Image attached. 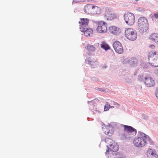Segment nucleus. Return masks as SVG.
<instances>
[{"label":"nucleus","instance_id":"nucleus-1","mask_svg":"<svg viewBox=\"0 0 158 158\" xmlns=\"http://www.w3.org/2000/svg\"><path fill=\"white\" fill-rule=\"evenodd\" d=\"M123 127L124 133L119 134V139L122 140H129L132 137V135H135L137 133L136 130L132 127L123 124L121 125Z\"/></svg>","mask_w":158,"mask_h":158},{"label":"nucleus","instance_id":"nucleus-2","mask_svg":"<svg viewBox=\"0 0 158 158\" xmlns=\"http://www.w3.org/2000/svg\"><path fill=\"white\" fill-rule=\"evenodd\" d=\"M150 138L145 134L141 132H138L136 137L133 140L134 145L138 148L144 147L147 144V140Z\"/></svg>","mask_w":158,"mask_h":158},{"label":"nucleus","instance_id":"nucleus-3","mask_svg":"<svg viewBox=\"0 0 158 158\" xmlns=\"http://www.w3.org/2000/svg\"><path fill=\"white\" fill-rule=\"evenodd\" d=\"M84 11L88 14L96 15L100 14L101 10L99 7L93 4H89L85 6Z\"/></svg>","mask_w":158,"mask_h":158},{"label":"nucleus","instance_id":"nucleus-4","mask_svg":"<svg viewBox=\"0 0 158 158\" xmlns=\"http://www.w3.org/2000/svg\"><path fill=\"white\" fill-rule=\"evenodd\" d=\"M125 35L128 40L131 41H134L137 38V35L135 30L128 28L126 29L125 31Z\"/></svg>","mask_w":158,"mask_h":158},{"label":"nucleus","instance_id":"nucleus-5","mask_svg":"<svg viewBox=\"0 0 158 158\" xmlns=\"http://www.w3.org/2000/svg\"><path fill=\"white\" fill-rule=\"evenodd\" d=\"M98 27L96 29L97 32L100 33H104L107 31V24L104 21L100 20L97 22Z\"/></svg>","mask_w":158,"mask_h":158},{"label":"nucleus","instance_id":"nucleus-6","mask_svg":"<svg viewBox=\"0 0 158 158\" xmlns=\"http://www.w3.org/2000/svg\"><path fill=\"white\" fill-rule=\"evenodd\" d=\"M149 60H151L150 63L155 67H158V54L156 52H152L150 53Z\"/></svg>","mask_w":158,"mask_h":158},{"label":"nucleus","instance_id":"nucleus-7","mask_svg":"<svg viewBox=\"0 0 158 158\" xmlns=\"http://www.w3.org/2000/svg\"><path fill=\"white\" fill-rule=\"evenodd\" d=\"M139 29L141 31H146L148 29V20H138Z\"/></svg>","mask_w":158,"mask_h":158},{"label":"nucleus","instance_id":"nucleus-8","mask_svg":"<svg viewBox=\"0 0 158 158\" xmlns=\"http://www.w3.org/2000/svg\"><path fill=\"white\" fill-rule=\"evenodd\" d=\"M113 48L115 51L118 53L121 54L123 52V49L120 43L116 41L114 42L113 44Z\"/></svg>","mask_w":158,"mask_h":158},{"label":"nucleus","instance_id":"nucleus-9","mask_svg":"<svg viewBox=\"0 0 158 158\" xmlns=\"http://www.w3.org/2000/svg\"><path fill=\"white\" fill-rule=\"evenodd\" d=\"M143 82L146 86L148 87L153 86L155 84L154 80L149 76L145 77L143 80Z\"/></svg>","mask_w":158,"mask_h":158},{"label":"nucleus","instance_id":"nucleus-10","mask_svg":"<svg viewBox=\"0 0 158 158\" xmlns=\"http://www.w3.org/2000/svg\"><path fill=\"white\" fill-rule=\"evenodd\" d=\"M109 30L111 33L116 35H118L121 32L120 29L114 26L110 27Z\"/></svg>","mask_w":158,"mask_h":158},{"label":"nucleus","instance_id":"nucleus-11","mask_svg":"<svg viewBox=\"0 0 158 158\" xmlns=\"http://www.w3.org/2000/svg\"><path fill=\"white\" fill-rule=\"evenodd\" d=\"M81 31L83 32L85 35L87 37H90L92 36L93 34V30L90 28H85L83 31Z\"/></svg>","mask_w":158,"mask_h":158},{"label":"nucleus","instance_id":"nucleus-12","mask_svg":"<svg viewBox=\"0 0 158 158\" xmlns=\"http://www.w3.org/2000/svg\"><path fill=\"white\" fill-rule=\"evenodd\" d=\"M147 156H150L152 158H158V155L155 153L152 150L149 148L147 152Z\"/></svg>","mask_w":158,"mask_h":158},{"label":"nucleus","instance_id":"nucleus-13","mask_svg":"<svg viewBox=\"0 0 158 158\" xmlns=\"http://www.w3.org/2000/svg\"><path fill=\"white\" fill-rule=\"evenodd\" d=\"M124 20H134L135 19L134 15L130 12L125 14L124 15Z\"/></svg>","mask_w":158,"mask_h":158},{"label":"nucleus","instance_id":"nucleus-14","mask_svg":"<svg viewBox=\"0 0 158 158\" xmlns=\"http://www.w3.org/2000/svg\"><path fill=\"white\" fill-rule=\"evenodd\" d=\"M110 147L111 151L114 152H117L119 148L118 145L114 142H112V143L110 145Z\"/></svg>","mask_w":158,"mask_h":158},{"label":"nucleus","instance_id":"nucleus-15","mask_svg":"<svg viewBox=\"0 0 158 158\" xmlns=\"http://www.w3.org/2000/svg\"><path fill=\"white\" fill-rule=\"evenodd\" d=\"M105 19L107 20H112L114 19L116 17V15L114 14H111L109 12H106L105 15Z\"/></svg>","mask_w":158,"mask_h":158},{"label":"nucleus","instance_id":"nucleus-16","mask_svg":"<svg viewBox=\"0 0 158 158\" xmlns=\"http://www.w3.org/2000/svg\"><path fill=\"white\" fill-rule=\"evenodd\" d=\"M149 38L155 43L158 44V34L156 33L152 34L150 36Z\"/></svg>","mask_w":158,"mask_h":158},{"label":"nucleus","instance_id":"nucleus-17","mask_svg":"<svg viewBox=\"0 0 158 158\" xmlns=\"http://www.w3.org/2000/svg\"><path fill=\"white\" fill-rule=\"evenodd\" d=\"M85 48L87 51L90 52H93L96 50V48L94 45L90 44H88Z\"/></svg>","mask_w":158,"mask_h":158},{"label":"nucleus","instance_id":"nucleus-18","mask_svg":"<svg viewBox=\"0 0 158 158\" xmlns=\"http://www.w3.org/2000/svg\"><path fill=\"white\" fill-rule=\"evenodd\" d=\"M128 62L131 66H134L137 64L138 60L136 58L133 57L130 59Z\"/></svg>","mask_w":158,"mask_h":158},{"label":"nucleus","instance_id":"nucleus-19","mask_svg":"<svg viewBox=\"0 0 158 158\" xmlns=\"http://www.w3.org/2000/svg\"><path fill=\"white\" fill-rule=\"evenodd\" d=\"M101 47L102 48L106 51L110 49V47L109 46L106 42H103L101 45Z\"/></svg>","mask_w":158,"mask_h":158},{"label":"nucleus","instance_id":"nucleus-20","mask_svg":"<svg viewBox=\"0 0 158 158\" xmlns=\"http://www.w3.org/2000/svg\"><path fill=\"white\" fill-rule=\"evenodd\" d=\"M80 26L82 27H86L88 26L89 20H80L79 22Z\"/></svg>","mask_w":158,"mask_h":158},{"label":"nucleus","instance_id":"nucleus-21","mask_svg":"<svg viewBox=\"0 0 158 158\" xmlns=\"http://www.w3.org/2000/svg\"><path fill=\"white\" fill-rule=\"evenodd\" d=\"M113 133V132L112 130H109V129H106V131L104 132L105 134L109 136H111Z\"/></svg>","mask_w":158,"mask_h":158},{"label":"nucleus","instance_id":"nucleus-22","mask_svg":"<svg viewBox=\"0 0 158 158\" xmlns=\"http://www.w3.org/2000/svg\"><path fill=\"white\" fill-rule=\"evenodd\" d=\"M126 23L129 26H131L133 25L135 23L134 20H126Z\"/></svg>","mask_w":158,"mask_h":158},{"label":"nucleus","instance_id":"nucleus-23","mask_svg":"<svg viewBox=\"0 0 158 158\" xmlns=\"http://www.w3.org/2000/svg\"><path fill=\"white\" fill-rule=\"evenodd\" d=\"M110 108V105L107 103H106L105 106L104 110L105 111H107Z\"/></svg>","mask_w":158,"mask_h":158},{"label":"nucleus","instance_id":"nucleus-24","mask_svg":"<svg viewBox=\"0 0 158 158\" xmlns=\"http://www.w3.org/2000/svg\"><path fill=\"white\" fill-rule=\"evenodd\" d=\"M113 151H111V149L110 148H107L106 152V154L107 155L108 154H111L112 153Z\"/></svg>","mask_w":158,"mask_h":158},{"label":"nucleus","instance_id":"nucleus-25","mask_svg":"<svg viewBox=\"0 0 158 158\" xmlns=\"http://www.w3.org/2000/svg\"><path fill=\"white\" fill-rule=\"evenodd\" d=\"M150 16L151 18H153V17H155L156 19L158 18V13H155L154 14H151Z\"/></svg>","mask_w":158,"mask_h":158},{"label":"nucleus","instance_id":"nucleus-26","mask_svg":"<svg viewBox=\"0 0 158 158\" xmlns=\"http://www.w3.org/2000/svg\"><path fill=\"white\" fill-rule=\"evenodd\" d=\"M155 95L156 98L158 99V89H157L155 92Z\"/></svg>","mask_w":158,"mask_h":158},{"label":"nucleus","instance_id":"nucleus-27","mask_svg":"<svg viewBox=\"0 0 158 158\" xmlns=\"http://www.w3.org/2000/svg\"><path fill=\"white\" fill-rule=\"evenodd\" d=\"M149 48H151L152 49H153L155 48L153 44L150 45H149Z\"/></svg>","mask_w":158,"mask_h":158},{"label":"nucleus","instance_id":"nucleus-28","mask_svg":"<svg viewBox=\"0 0 158 158\" xmlns=\"http://www.w3.org/2000/svg\"><path fill=\"white\" fill-rule=\"evenodd\" d=\"M81 20H85V19H84V18H83V19H81ZM85 20H88V19H85Z\"/></svg>","mask_w":158,"mask_h":158},{"label":"nucleus","instance_id":"nucleus-29","mask_svg":"<svg viewBox=\"0 0 158 158\" xmlns=\"http://www.w3.org/2000/svg\"><path fill=\"white\" fill-rule=\"evenodd\" d=\"M107 139H109L108 138H106L105 139V141L106 142V140H107Z\"/></svg>","mask_w":158,"mask_h":158},{"label":"nucleus","instance_id":"nucleus-30","mask_svg":"<svg viewBox=\"0 0 158 158\" xmlns=\"http://www.w3.org/2000/svg\"><path fill=\"white\" fill-rule=\"evenodd\" d=\"M114 107L113 106H110V108H114Z\"/></svg>","mask_w":158,"mask_h":158},{"label":"nucleus","instance_id":"nucleus-31","mask_svg":"<svg viewBox=\"0 0 158 158\" xmlns=\"http://www.w3.org/2000/svg\"><path fill=\"white\" fill-rule=\"evenodd\" d=\"M136 2L139 1V0H135Z\"/></svg>","mask_w":158,"mask_h":158},{"label":"nucleus","instance_id":"nucleus-32","mask_svg":"<svg viewBox=\"0 0 158 158\" xmlns=\"http://www.w3.org/2000/svg\"><path fill=\"white\" fill-rule=\"evenodd\" d=\"M141 19V18H140V19ZM141 19H144V18H141Z\"/></svg>","mask_w":158,"mask_h":158}]
</instances>
